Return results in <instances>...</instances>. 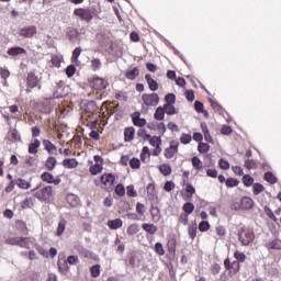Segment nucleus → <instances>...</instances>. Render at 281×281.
<instances>
[{
    "label": "nucleus",
    "mask_w": 281,
    "mask_h": 281,
    "mask_svg": "<svg viewBox=\"0 0 281 281\" xmlns=\"http://www.w3.org/2000/svg\"><path fill=\"white\" fill-rule=\"evenodd\" d=\"M33 196L41 201L42 203H49L54 196V188L52 186H46L41 189V186H37L35 189L31 190Z\"/></svg>",
    "instance_id": "nucleus-1"
},
{
    "label": "nucleus",
    "mask_w": 281,
    "mask_h": 281,
    "mask_svg": "<svg viewBox=\"0 0 281 281\" xmlns=\"http://www.w3.org/2000/svg\"><path fill=\"white\" fill-rule=\"evenodd\" d=\"M238 238L239 243H241L244 247H249V245L254 243L256 235H254V231L251 228H243L239 232Z\"/></svg>",
    "instance_id": "nucleus-2"
},
{
    "label": "nucleus",
    "mask_w": 281,
    "mask_h": 281,
    "mask_svg": "<svg viewBox=\"0 0 281 281\" xmlns=\"http://www.w3.org/2000/svg\"><path fill=\"white\" fill-rule=\"evenodd\" d=\"M90 87L91 89H94V91H102V89H106V87H109V82L103 78L94 77L90 80Z\"/></svg>",
    "instance_id": "nucleus-3"
},
{
    "label": "nucleus",
    "mask_w": 281,
    "mask_h": 281,
    "mask_svg": "<svg viewBox=\"0 0 281 281\" xmlns=\"http://www.w3.org/2000/svg\"><path fill=\"white\" fill-rule=\"evenodd\" d=\"M144 104L146 106H157L159 104V94L151 93V94H143L142 97Z\"/></svg>",
    "instance_id": "nucleus-4"
},
{
    "label": "nucleus",
    "mask_w": 281,
    "mask_h": 281,
    "mask_svg": "<svg viewBox=\"0 0 281 281\" xmlns=\"http://www.w3.org/2000/svg\"><path fill=\"white\" fill-rule=\"evenodd\" d=\"M150 146H153L155 149L153 150L154 157H159L161 155V138L158 136H150L148 138Z\"/></svg>",
    "instance_id": "nucleus-5"
},
{
    "label": "nucleus",
    "mask_w": 281,
    "mask_h": 281,
    "mask_svg": "<svg viewBox=\"0 0 281 281\" xmlns=\"http://www.w3.org/2000/svg\"><path fill=\"white\" fill-rule=\"evenodd\" d=\"M101 183L106 190H113V184L115 183V176L111 173H104L101 176Z\"/></svg>",
    "instance_id": "nucleus-6"
},
{
    "label": "nucleus",
    "mask_w": 281,
    "mask_h": 281,
    "mask_svg": "<svg viewBox=\"0 0 281 281\" xmlns=\"http://www.w3.org/2000/svg\"><path fill=\"white\" fill-rule=\"evenodd\" d=\"M36 32L35 25L24 26L20 30V36H23V38H34Z\"/></svg>",
    "instance_id": "nucleus-7"
},
{
    "label": "nucleus",
    "mask_w": 281,
    "mask_h": 281,
    "mask_svg": "<svg viewBox=\"0 0 281 281\" xmlns=\"http://www.w3.org/2000/svg\"><path fill=\"white\" fill-rule=\"evenodd\" d=\"M74 14L76 16H80L82 21H86L89 23L93 19V14H91V11L89 9H76L74 11Z\"/></svg>",
    "instance_id": "nucleus-8"
},
{
    "label": "nucleus",
    "mask_w": 281,
    "mask_h": 281,
    "mask_svg": "<svg viewBox=\"0 0 281 281\" xmlns=\"http://www.w3.org/2000/svg\"><path fill=\"white\" fill-rule=\"evenodd\" d=\"M179 150V142L177 140H172L170 143L169 148H167L165 150V157L166 159H172V157H175V155H177V151Z\"/></svg>",
    "instance_id": "nucleus-9"
},
{
    "label": "nucleus",
    "mask_w": 281,
    "mask_h": 281,
    "mask_svg": "<svg viewBox=\"0 0 281 281\" xmlns=\"http://www.w3.org/2000/svg\"><path fill=\"white\" fill-rule=\"evenodd\" d=\"M36 243L34 241V238L32 237H20L19 246L22 247V249H32Z\"/></svg>",
    "instance_id": "nucleus-10"
},
{
    "label": "nucleus",
    "mask_w": 281,
    "mask_h": 281,
    "mask_svg": "<svg viewBox=\"0 0 281 281\" xmlns=\"http://www.w3.org/2000/svg\"><path fill=\"white\" fill-rule=\"evenodd\" d=\"M42 181H45L46 183H54V186L60 184V178H54V175L49 172H44L41 176Z\"/></svg>",
    "instance_id": "nucleus-11"
},
{
    "label": "nucleus",
    "mask_w": 281,
    "mask_h": 281,
    "mask_svg": "<svg viewBox=\"0 0 281 281\" xmlns=\"http://www.w3.org/2000/svg\"><path fill=\"white\" fill-rule=\"evenodd\" d=\"M254 205H255L254 199H251L249 196H244L240 200V206L239 207L241 210H254Z\"/></svg>",
    "instance_id": "nucleus-12"
},
{
    "label": "nucleus",
    "mask_w": 281,
    "mask_h": 281,
    "mask_svg": "<svg viewBox=\"0 0 281 281\" xmlns=\"http://www.w3.org/2000/svg\"><path fill=\"white\" fill-rule=\"evenodd\" d=\"M147 128L150 131H158L160 135H164L166 133V124L159 123V122H153L147 125Z\"/></svg>",
    "instance_id": "nucleus-13"
},
{
    "label": "nucleus",
    "mask_w": 281,
    "mask_h": 281,
    "mask_svg": "<svg viewBox=\"0 0 281 281\" xmlns=\"http://www.w3.org/2000/svg\"><path fill=\"white\" fill-rule=\"evenodd\" d=\"M26 82H27L29 89H35V87H38L40 80L34 72H29Z\"/></svg>",
    "instance_id": "nucleus-14"
},
{
    "label": "nucleus",
    "mask_w": 281,
    "mask_h": 281,
    "mask_svg": "<svg viewBox=\"0 0 281 281\" xmlns=\"http://www.w3.org/2000/svg\"><path fill=\"white\" fill-rule=\"evenodd\" d=\"M139 115H140L139 112H135L132 115L134 126H139V127L146 126V119H142V117H139Z\"/></svg>",
    "instance_id": "nucleus-15"
},
{
    "label": "nucleus",
    "mask_w": 281,
    "mask_h": 281,
    "mask_svg": "<svg viewBox=\"0 0 281 281\" xmlns=\"http://www.w3.org/2000/svg\"><path fill=\"white\" fill-rule=\"evenodd\" d=\"M43 146H44L45 150H47V153H49V155H56V153L58 150V148H56V145L50 143V140H48V139L43 140Z\"/></svg>",
    "instance_id": "nucleus-16"
},
{
    "label": "nucleus",
    "mask_w": 281,
    "mask_h": 281,
    "mask_svg": "<svg viewBox=\"0 0 281 281\" xmlns=\"http://www.w3.org/2000/svg\"><path fill=\"white\" fill-rule=\"evenodd\" d=\"M145 80L147 81L150 91H157L159 89V83H157L150 75H145Z\"/></svg>",
    "instance_id": "nucleus-17"
},
{
    "label": "nucleus",
    "mask_w": 281,
    "mask_h": 281,
    "mask_svg": "<svg viewBox=\"0 0 281 281\" xmlns=\"http://www.w3.org/2000/svg\"><path fill=\"white\" fill-rule=\"evenodd\" d=\"M40 147H41V140L35 138L29 145V153H30V155H36V153H38V148Z\"/></svg>",
    "instance_id": "nucleus-18"
},
{
    "label": "nucleus",
    "mask_w": 281,
    "mask_h": 281,
    "mask_svg": "<svg viewBox=\"0 0 281 281\" xmlns=\"http://www.w3.org/2000/svg\"><path fill=\"white\" fill-rule=\"evenodd\" d=\"M151 218L154 221V223H159L160 218H161V210H159L157 206L151 205Z\"/></svg>",
    "instance_id": "nucleus-19"
},
{
    "label": "nucleus",
    "mask_w": 281,
    "mask_h": 281,
    "mask_svg": "<svg viewBox=\"0 0 281 281\" xmlns=\"http://www.w3.org/2000/svg\"><path fill=\"white\" fill-rule=\"evenodd\" d=\"M67 203H69L71 207H78V205H80V198H78L76 194H68Z\"/></svg>",
    "instance_id": "nucleus-20"
},
{
    "label": "nucleus",
    "mask_w": 281,
    "mask_h": 281,
    "mask_svg": "<svg viewBox=\"0 0 281 281\" xmlns=\"http://www.w3.org/2000/svg\"><path fill=\"white\" fill-rule=\"evenodd\" d=\"M159 171L164 177H170L172 175V167L169 164H162L159 166Z\"/></svg>",
    "instance_id": "nucleus-21"
},
{
    "label": "nucleus",
    "mask_w": 281,
    "mask_h": 281,
    "mask_svg": "<svg viewBox=\"0 0 281 281\" xmlns=\"http://www.w3.org/2000/svg\"><path fill=\"white\" fill-rule=\"evenodd\" d=\"M122 225H123V222L121 218L108 221V227L110 229H120V227H122Z\"/></svg>",
    "instance_id": "nucleus-22"
},
{
    "label": "nucleus",
    "mask_w": 281,
    "mask_h": 281,
    "mask_svg": "<svg viewBox=\"0 0 281 281\" xmlns=\"http://www.w3.org/2000/svg\"><path fill=\"white\" fill-rule=\"evenodd\" d=\"M21 54H27V50L23 47H12L8 50L9 56H20Z\"/></svg>",
    "instance_id": "nucleus-23"
},
{
    "label": "nucleus",
    "mask_w": 281,
    "mask_h": 281,
    "mask_svg": "<svg viewBox=\"0 0 281 281\" xmlns=\"http://www.w3.org/2000/svg\"><path fill=\"white\" fill-rule=\"evenodd\" d=\"M124 137H125V142H133V138L135 137V127L125 128Z\"/></svg>",
    "instance_id": "nucleus-24"
},
{
    "label": "nucleus",
    "mask_w": 281,
    "mask_h": 281,
    "mask_svg": "<svg viewBox=\"0 0 281 281\" xmlns=\"http://www.w3.org/2000/svg\"><path fill=\"white\" fill-rule=\"evenodd\" d=\"M63 166L65 168H77L78 167V160H76V158H67V159H64L63 161Z\"/></svg>",
    "instance_id": "nucleus-25"
},
{
    "label": "nucleus",
    "mask_w": 281,
    "mask_h": 281,
    "mask_svg": "<svg viewBox=\"0 0 281 281\" xmlns=\"http://www.w3.org/2000/svg\"><path fill=\"white\" fill-rule=\"evenodd\" d=\"M147 196L151 201H155V199H157V191L155 190V184L150 183L147 186Z\"/></svg>",
    "instance_id": "nucleus-26"
},
{
    "label": "nucleus",
    "mask_w": 281,
    "mask_h": 281,
    "mask_svg": "<svg viewBox=\"0 0 281 281\" xmlns=\"http://www.w3.org/2000/svg\"><path fill=\"white\" fill-rule=\"evenodd\" d=\"M142 228L144 229V232H147V234L154 235L157 233V226L155 224L144 223L142 225Z\"/></svg>",
    "instance_id": "nucleus-27"
},
{
    "label": "nucleus",
    "mask_w": 281,
    "mask_h": 281,
    "mask_svg": "<svg viewBox=\"0 0 281 281\" xmlns=\"http://www.w3.org/2000/svg\"><path fill=\"white\" fill-rule=\"evenodd\" d=\"M15 186H18V188H21V190H30L32 184H30L27 180H23L20 178L15 180Z\"/></svg>",
    "instance_id": "nucleus-28"
},
{
    "label": "nucleus",
    "mask_w": 281,
    "mask_h": 281,
    "mask_svg": "<svg viewBox=\"0 0 281 281\" xmlns=\"http://www.w3.org/2000/svg\"><path fill=\"white\" fill-rule=\"evenodd\" d=\"M154 117H155V120H158L159 122H161L166 117V112H165L164 108L158 106L156 109Z\"/></svg>",
    "instance_id": "nucleus-29"
},
{
    "label": "nucleus",
    "mask_w": 281,
    "mask_h": 281,
    "mask_svg": "<svg viewBox=\"0 0 281 281\" xmlns=\"http://www.w3.org/2000/svg\"><path fill=\"white\" fill-rule=\"evenodd\" d=\"M165 113L167 115H177V110L175 109V105L170 104V103H166L164 106H162Z\"/></svg>",
    "instance_id": "nucleus-30"
},
{
    "label": "nucleus",
    "mask_w": 281,
    "mask_h": 281,
    "mask_svg": "<svg viewBox=\"0 0 281 281\" xmlns=\"http://www.w3.org/2000/svg\"><path fill=\"white\" fill-rule=\"evenodd\" d=\"M136 76H139V69H137V68H133L131 70H127L126 74H125V77L128 80H135Z\"/></svg>",
    "instance_id": "nucleus-31"
},
{
    "label": "nucleus",
    "mask_w": 281,
    "mask_h": 281,
    "mask_svg": "<svg viewBox=\"0 0 281 281\" xmlns=\"http://www.w3.org/2000/svg\"><path fill=\"white\" fill-rule=\"evenodd\" d=\"M56 164H57L56 158L54 156H50L46 160L45 166H46L47 170H54L56 168Z\"/></svg>",
    "instance_id": "nucleus-32"
},
{
    "label": "nucleus",
    "mask_w": 281,
    "mask_h": 281,
    "mask_svg": "<svg viewBox=\"0 0 281 281\" xmlns=\"http://www.w3.org/2000/svg\"><path fill=\"white\" fill-rule=\"evenodd\" d=\"M65 227H67V221L61 220L58 223L56 236H63V233L65 232Z\"/></svg>",
    "instance_id": "nucleus-33"
},
{
    "label": "nucleus",
    "mask_w": 281,
    "mask_h": 281,
    "mask_svg": "<svg viewBox=\"0 0 281 281\" xmlns=\"http://www.w3.org/2000/svg\"><path fill=\"white\" fill-rule=\"evenodd\" d=\"M81 54H82V48L77 47L74 49L71 61L75 63V65H78V58H80Z\"/></svg>",
    "instance_id": "nucleus-34"
},
{
    "label": "nucleus",
    "mask_w": 281,
    "mask_h": 281,
    "mask_svg": "<svg viewBox=\"0 0 281 281\" xmlns=\"http://www.w3.org/2000/svg\"><path fill=\"white\" fill-rule=\"evenodd\" d=\"M191 162H192L193 168H195V170H203V161H201L199 159V157H196V156L193 157L191 159Z\"/></svg>",
    "instance_id": "nucleus-35"
},
{
    "label": "nucleus",
    "mask_w": 281,
    "mask_h": 281,
    "mask_svg": "<svg viewBox=\"0 0 281 281\" xmlns=\"http://www.w3.org/2000/svg\"><path fill=\"white\" fill-rule=\"evenodd\" d=\"M260 192H265V186H262L260 183H255L252 186V193L255 194V196H258V194H260Z\"/></svg>",
    "instance_id": "nucleus-36"
},
{
    "label": "nucleus",
    "mask_w": 281,
    "mask_h": 281,
    "mask_svg": "<svg viewBox=\"0 0 281 281\" xmlns=\"http://www.w3.org/2000/svg\"><path fill=\"white\" fill-rule=\"evenodd\" d=\"M137 232H139V225H137V224H132L127 227V234L130 236H135V234H137Z\"/></svg>",
    "instance_id": "nucleus-37"
},
{
    "label": "nucleus",
    "mask_w": 281,
    "mask_h": 281,
    "mask_svg": "<svg viewBox=\"0 0 281 281\" xmlns=\"http://www.w3.org/2000/svg\"><path fill=\"white\" fill-rule=\"evenodd\" d=\"M102 172V165L100 164H94L90 167V173L91 175H100Z\"/></svg>",
    "instance_id": "nucleus-38"
},
{
    "label": "nucleus",
    "mask_w": 281,
    "mask_h": 281,
    "mask_svg": "<svg viewBox=\"0 0 281 281\" xmlns=\"http://www.w3.org/2000/svg\"><path fill=\"white\" fill-rule=\"evenodd\" d=\"M243 183H244V186H246V188L254 186V177H251L249 175L244 176Z\"/></svg>",
    "instance_id": "nucleus-39"
},
{
    "label": "nucleus",
    "mask_w": 281,
    "mask_h": 281,
    "mask_svg": "<svg viewBox=\"0 0 281 281\" xmlns=\"http://www.w3.org/2000/svg\"><path fill=\"white\" fill-rule=\"evenodd\" d=\"M34 247L36 248V251L43 256V258H49V252H47V250H45V248H43L41 245L35 244Z\"/></svg>",
    "instance_id": "nucleus-40"
},
{
    "label": "nucleus",
    "mask_w": 281,
    "mask_h": 281,
    "mask_svg": "<svg viewBox=\"0 0 281 281\" xmlns=\"http://www.w3.org/2000/svg\"><path fill=\"white\" fill-rule=\"evenodd\" d=\"M183 212H186V214H192V212H194V204H192L191 202H187L183 207H182Z\"/></svg>",
    "instance_id": "nucleus-41"
},
{
    "label": "nucleus",
    "mask_w": 281,
    "mask_h": 281,
    "mask_svg": "<svg viewBox=\"0 0 281 281\" xmlns=\"http://www.w3.org/2000/svg\"><path fill=\"white\" fill-rule=\"evenodd\" d=\"M227 188H236L238 186V179L236 178H228L225 181Z\"/></svg>",
    "instance_id": "nucleus-42"
},
{
    "label": "nucleus",
    "mask_w": 281,
    "mask_h": 281,
    "mask_svg": "<svg viewBox=\"0 0 281 281\" xmlns=\"http://www.w3.org/2000/svg\"><path fill=\"white\" fill-rule=\"evenodd\" d=\"M130 166H131V168L137 170L142 167V162L139 161V159L133 158L130 160Z\"/></svg>",
    "instance_id": "nucleus-43"
},
{
    "label": "nucleus",
    "mask_w": 281,
    "mask_h": 281,
    "mask_svg": "<svg viewBox=\"0 0 281 281\" xmlns=\"http://www.w3.org/2000/svg\"><path fill=\"white\" fill-rule=\"evenodd\" d=\"M267 249H281L280 240H272L267 244Z\"/></svg>",
    "instance_id": "nucleus-44"
},
{
    "label": "nucleus",
    "mask_w": 281,
    "mask_h": 281,
    "mask_svg": "<svg viewBox=\"0 0 281 281\" xmlns=\"http://www.w3.org/2000/svg\"><path fill=\"white\" fill-rule=\"evenodd\" d=\"M265 179L268 181V183H277L278 182V178H276V176H273L272 172H267L265 175Z\"/></svg>",
    "instance_id": "nucleus-45"
},
{
    "label": "nucleus",
    "mask_w": 281,
    "mask_h": 281,
    "mask_svg": "<svg viewBox=\"0 0 281 281\" xmlns=\"http://www.w3.org/2000/svg\"><path fill=\"white\" fill-rule=\"evenodd\" d=\"M155 251L158 254V256H164L166 254V250L164 249V245L161 243H157L155 245Z\"/></svg>",
    "instance_id": "nucleus-46"
},
{
    "label": "nucleus",
    "mask_w": 281,
    "mask_h": 281,
    "mask_svg": "<svg viewBox=\"0 0 281 281\" xmlns=\"http://www.w3.org/2000/svg\"><path fill=\"white\" fill-rule=\"evenodd\" d=\"M199 153H209L210 151V145L206 143H200L198 146Z\"/></svg>",
    "instance_id": "nucleus-47"
},
{
    "label": "nucleus",
    "mask_w": 281,
    "mask_h": 281,
    "mask_svg": "<svg viewBox=\"0 0 281 281\" xmlns=\"http://www.w3.org/2000/svg\"><path fill=\"white\" fill-rule=\"evenodd\" d=\"M90 272L92 278H98L100 276V265L92 266Z\"/></svg>",
    "instance_id": "nucleus-48"
},
{
    "label": "nucleus",
    "mask_w": 281,
    "mask_h": 281,
    "mask_svg": "<svg viewBox=\"0 0 281 281\" xmlns=\"http://www.w3.org/2000/svg\"><path fill=\"white\" fill-rule=\"evenodd\" d=\"M115 193L117 194V196H124V194H126V189H124L123 184H117L115 187Z\"/></svg>",
    "instance_id": "nucleus-49"
},
{
    "label": "nucleus",
    "mask_w": 281,
    "mask_h": 281,
    "mask_svg": "<svg viewBox=\"0 0 281 281\" xmlns=\"http://www.w3.org/2000/svg\"><path fill=\"white\" fill-rule=\"evenodd\" d=\"M218 166H220V168H222V170H229V161H227L223 158H221L218 160Z\"/></svg>",
    "instance_id": "nucleus-50"
},
{
    "label": "nucleus",
    "mask_w": 281,
    "mask_h": 281,
    "mask_svg": "<svg viewBox=\"0 0 281 281\" xmlns=\"http://www.w3.org/2000/svg\"><path fill=\"white\" fill-rule=\"evenodd\" d=\"M180 142L181 144H190V142H192V136L190 134H182Z\"/></svg>",
    "instance_id": "nucleus-51"
},
{
    "label": "nucleus",
    "mask_w": 281,
    "mask_h": 281,
    "mask_svg": "<svg viewBox=\"0 0 281 281\" xmlns=\"http://www.w3.org/2000/svg\"><path fill=\"white\" fill-rule=\"evenodd\" d=\"M167 104H175L177 97L173 93H169L165 97Z\"/></svg>",
    "instance_id": "nucleus-52"
},
{
    "label": "nucleus",
    "mask_w": 281,
    "mask_h": 281,
    "mask_svg": "<svg viewBox=\"0 0 281 281\" xmlns=\"http://www.w3.org/2000/svg\"><path fill=\"white\" fill-rule=\"evenodd\" d=\"M199 229L200 232H207V229H210V223L207 221H202L199 224Z\"/></svg>",
    "instance_id": "nucleus-53"
},
{
    "label": "nucleus",
    "mask_w": 281,
    "mask_h": 281,
    "mask_svg": "<svg viewBox=\"0 0 281 281\" xmlns=\"http://www.w3.org/2000/svg\"><path fill=\"white\" fill-rule=\"evenodd\" d=\"M0 76L1 78H3V80H8V78H10V70H8V68H0Z\"/></svg>",
    "instance_id": "nucleus-54"
},
{
    "label": "nucleus",
    "mask_w": 281,
    "mask_h": 281,
    "mask_svg": "<svg viewBox=\"0 0 281 281\" xmlns=\"http://www.w3.org/2000/svg\"><path fill=\"white\" fill-rule=\"evenodd\" d=\"M235 258L239 262H245V260H247V256H245V254L240 251H235Z\"/></svg>",
    "instance_id": "nucleus-55"
},
{
    "label": "nucleus",
    "mask_w": 281,
    "mask_h": 281,
    "mask_svg": "<svg viewBox=\"0 0 281 281\" xmlns=\"http://www.w3.org/2000/svg\"><path fill=\"white\" fill-rule=\"evenodd\" d=\"M74 74H76V66L70 65L66 68V76H68V78H71V76H74Z\"/></svg>",
    "instance_id": "nucleus-56"
},
{
    "label": "nucleus",
    "mask_w": 281,
    "mask_h": 281,
    "mask_svg": "<svg viewBox=\"0 0 281 281\" xmlns=\"http://www.w3.org/2000/svg\"><path fill=\"white\" fill-rule=\"evenodd\" d=\"M138 137H142L143 139H150V135L146 134V130L140 128L137 132Z\"/></svg>",
    "instance_id": "nucleus-57"
},
{
    "label": "nucleus",
    "mask_w": 281,
    "mask_h": 281,
    "mask_svg": "<svg viewBox=\"0 0 281 281\" xmlns=\"http://www.w3.org/2000/svg\"><path fill=\"white\" fill-rule=\"evenodd\" d=\"M93 71H98V69L102 66L100 59H92L91 61Z\"/></svg>",
    "instance_id": "nucleus-58"
},
{
    "label": "nucleus",
    "mask_w": 281,
    "mask_h": 281,
    "mask_svg": "<svg viewBox=\"0 0 281 281\" xmlns=\"http://www.w3.org/2000/svg\"><path fill=\"white\" fill-rule=\"evenodd\" d=\"M20 237H11L5 240L7 245H16L19 247Z\"/></svg>",
    "instance_id": "nucleus-59"
},
{
    "label": "nucleus",
    "mask_w": 281,
    "mask_h": 281,
    "mask_svg": "<svg viewBox=\"0 0 281 281\" xmlns=\"http://www.w3.org/2000/svg\"><path fill=\"white\" fill-rule=\"evenodd\" d=\"M175 188V182H172V181H167L166 183H165V187H164V190L166 191V192H172V189Z\"/></svg>",
    "instance_id": "nucleus-60"
},
{
    "label": "nucleus",
    "mask_w": 281,
    "mask_h": 281,
    "mask_svg": "<svg viewBox=\"0 0 281 281\" xmlns=\"http://www.w3.org/2000/svg\"><path fill=\"white\" fill-rule=\"evenodd\" d=\"M186 98L189 102H194V91L193 90H187L186 91Z\"/></svg>",
    "instance_id": "nucleus-61"
},
{
    "label": "nucleus",
    "mask_w": 281,
    "mask_h": 281,
    "mask_svg": "<svg viewBox=\"0 0 281 281\" xmlns=\"http://www.w3.org/2000/svg\"><path fill=\"white\" fill-rule=\"evenodd\" d=\"M189 235L194 240L196 238V226H189Z\"/></svg>",
    "instance_id": "nucleus-62"
},
{
    "label": "nucleus",
    "mask_w": 281,
    "mask_h": 281,
    "mask_svg": "<svg viewBox=\"0 0 281 281\" xmlns=\"http://www.w3.org/2000/svg\"><path fill=\"white\" fill-rule=\"evenodd\" d=\"M245 168H247L248 170H252V168H256V161L254 160H246L245 161Z\"/></svg>",
    "instance_id": "nucleus-63"
},
{
    "label": "nucleus",
    "mask_w": 281,
    "mask_h": 281,
    "mask_svg": "<svg viewBox=\"0 0 281 281\" xmlns=\"http://www.w3.org/2000/svg\"><path fill=\"white\" fill-rule=\"evenodd\" d=\"M188 221H189V216L187 213L180 215L179 223H181L182 225H188Z\"/></svg>",
    "instance_id": "nucleus-64"
}]
</instances>
